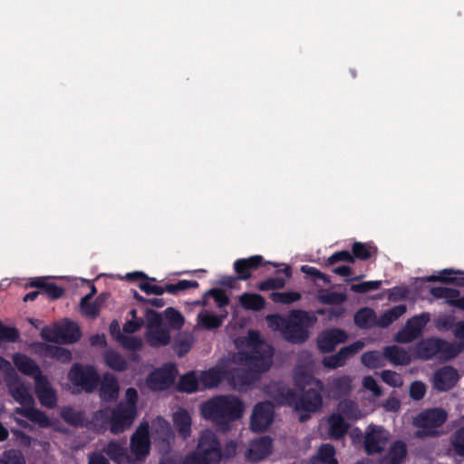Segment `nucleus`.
<instances>
[{
	"label": "nucleus",
	"mask_w": 464,
	"mask_h": 464,
	"mask_svg": "<svg viewBox=\"0 0 464 464\" xmlns=\"http://www.w3.org/2000/svg\"><path fill=\"white\" fill-rule=\"evenodd\" d=\"M239 352L232 359L224 360L199 375L201 389L218 386L223 379L237 389L249 385L256 374L266 372L272 364L273 348L260 339L256 331L236 341Z\"/></svg>",
	"instance_id": "obj_1"
},
{
	"label": "nucleus",
	"mask_w": 464,
	"mask_h": 464,
	"mask_svg": "<svg viewBox=\"0 0 464 464\" xmlns=\"http://www.w3.org/2000/svg\"><path fill=\"white\" fill-rule=\"evenodd\" d=\"M293 378L298 389L304 391L308 388L301 397H297L296 393L284 383L273 384L269 388V395L276 403L293 407L295 411L299 414L300 421H304L310 418L312 413L321 410L323 406L321 392L324 389V383L314 378L304 367H297L294 372Z\"/></svg>",
	"instance_id": "obj_2"
},
{
	"label": "nucleus",
	"mask_w": 464,
	"mask_h": 464,
	"mask_svg": "<svg viewBox=\"0 0 464 464\" xmlns=\"http://www.w3.org/2000/svg\"><path fill=\"white\" fill-rule=\"evenodd\" d=\"M6 384L11 396L22 405V407L15 408L12 413L14 420L18 425L23 428L29 427V423L26 420L19 418V416H23L41 428L52 426L49 418L43 411L34 407V400L30 393V389L21 382L17 374L15 377L6 380Z\"/></svg>",
	"instance_id": "obj_3"
},
{
	"label": "nucleus",
	"mask_w": 464,
	"mask_h": 464,
	"mask_svg": "<svg viewBox=\"0 0 464 464\" xmlns=\"http://www.w3.org/2000/svg\"><path fill=\"white\" fill-rule=\"evenodd\" d=\"M244 411L243 402L233 395L216 396L200 406L202 417L222 430H227L231 421L240 419Z\"/></svg>",
	"instance_id": "obj_4"
},
{
	"label": "nucleus",
	"mask_w": 464,
	"mask_h": 464,
	"mask_svg": "<svg viewBox=\"0 0 464 464\" xmlns=\"http://www.w3.org/2000/svg\"><path fill=\"white\" fill-rule=\"evenodd\" d=\"M125 398L126 402L120 403L118 407L111 413V431L115 434L120 433L125 429L129 428L137 416V391L133 388H129L126 391Z\"/></svg>",
	"instance_id": "obj_5"
},
{
	"label": "nucleus",
	"mask_w": 464,
	"mask_h": 464,
	"mask_svg": "<svg viewBox=\"0 0 464 464\" xmlns=\"http://www.w3.org/2000/svg\"><path fill=\"white\" fill-rule=\"evenodd\" d=\"M68 379L72 385V392H92L98 384L97 371L91 365L74 364L69 373Z\"/></svg>",
	"instance_id": "obj_6"
},
{
	"label": "nucleus",
	"mask_w": 464,
	"mask_h": 464,
	"mask_svg": "<svg viewBox=\"0 0 464 464\" xmlns=\"http://www.w3.org/2000/svg\"><path fill=\"white\" fill-rule=\"evenodd\" d=\"M315 322V318L304 311H293L288 318V324L284 331L285 339L298 343L308 337V328Z\"/></svg>",
	"instance_id": "obj_7"
},
{
	"label": "nucleus",
	"mask_w": 464,
	"mask_h": 464,
	"mask_svg": "<svg viewBox=\"0 0 464 464\" xmlns=\"http://www.w3.org/2000/svg\"><path fill=\"white\" fill-rule=\"evenodd\" d=\"M41 335L44 340L53 343H72L81 336L79 326L68 320H63L52 326L44 327Z\"/></svg>",
	"instance_id": "obj_8"
},
{
	"label": "nucleus",
	"mask_w": 464,
	"mask_h": 464,
	"mask_svg": "<svg viewBox=\"0 0 464 464\" xmlns=\"http://www.w3.org/2000/svg\"><path fill=\"white\" fill-rule=\"evenodd\" d=\"M147 342L152 346L165 345L169 342V333L162 324L161 316L153 311L146 314Z\"/></svg>",
	"instance_id": "obj_9"
},
{
	"label": "nucleus",
	"mask_w": 464,
	"mask_h": 464,
	"mask_svg": "<svg viewBox=\"0 0 464 464\" xmlns=\"http://www.w3.org/2000/svg\"><path fill=\"white\" fill-rule=\"evenodd\" d=\"M447 419V413L441 409L427 410L420 413L414 420V424L421 428L419 436H429L436 433L435 429L441 426Z\"/></svg>",
	"instance_id": "obj_10"
},
{
	"label": "nucleus",
	"mask_w": 464,
	"mask_h": 464,
	"mask_svg": "<svg viewBox=\"0 0 464 464\" xmlns=\"http://www.w3.org/2000/svg\"><path fill=\"white\" fill-rule=\"evenodd\" d=\"M196 450L213 464L222 460L220 444L211 430H207L200 434Z\"/></svg>",
	"instance_id": "obj_11"
},
{
	"label": "nucleus",
	"mask_w": 464,
	"mask_h": 464,
	"mask_svg": "<svg viewBox=\"0 0 464 464\" xmlns=\"http://www.w3.org/2000/svg\"><path fill=\"white\" fill-rule=\"evenodd\" d=\"M150 449V426L144 421L140 424L130 440V450L134 462L143 460L148 456Z\"/></svg>",
	"instance_id": "obj_12"
},
{
	"label": "nucleus",
	"mask_w": 464,
	"mask_h": 464,
	"mask_svg": "<svg viewBox=\"0 0 464 464\" xmlns=\"http://www.w3.org/2000/svg\"><path fill=\"white\" fill-rule=\"evenodd\" d=\"M177 373L178 371L174 364H166L149 376L147 384L154 391L168 389L173 384Z\"/></svg>",
	"instance_id": "obj_13"
},
{
	"label": "nucleus",
	"mask_w": 464,
	"mask_h": 464,
	"mask_svg": "<svg viewBox=\"0 0 464 464\" xmlns=\"http://www.w3.org/2000/svg\"><path fill=\"white\" fill-rule=\"evenodd\" d=\"M273 419V405L269 402L258 403L253 410L250 427L254 431H264L271 425Z\"/></svg>",
	"instance_id": "obj_14"
},
{
	"label": "nucleus",
	"mask_w": 464,
	"mask_h": 464,
	"mask_svg": "<svg viewBox=\"0 0 464 464\" xmlns=\"http://www.w3.org/2000/svg\"><path fill=\"white\" fill-rule=\"evenodd\" d=\"M430 321L427 314H422L410 319L405 326L396 334L395 340L399 343H410L419 337L423 327Z\"/></svg>",
	"instance_id": "obj_15"
},
{
	"label": "nucleus",
	"mask_w": 464,
	"mask_h": 464,
	"mask_svg": "<svg viewBox=\"0 0 464 464\" xmlns=\"http://www.w3.org/2000/svg\"><path fill=\"white\" fill-rule=\"evenodd\" d=\"M388 432L381 427L370 426L366 431L364 447L368 454L379 453L387 445Z\"/></svg>",
	"instance_id": "obj_16"
},
{
	"label": "nucleus",
	"mask_w": 464,
	"mask_h": 464,
	"mask_svg": "<svg viewBox=\"0 0 464 464\" xmlns=\"http://www.w3.org/2000/svg\"><path fill=\"white\" fill-rule=\"evenodd\" d=\"M272 451V440L269 437H261L249 443L245 457L251 462H258L268 457Z\"/></svg>",
	"instance_id": "obj_17"
},
{
	"label": "nucleus",
	"mask_w": 464,
	"mask_h": 464,
	"mask_svg": "<svg viewBox=\"0 0 464 464\" xmlns=\"http://www.w3.org/2000/svg\"><path fill=\"white\" fill-rule=\"evenodd\" d=\"M449 343L439 339H428L420 342L414 350V358L430 359L445 351Z\"/></svg>",
	"instance_id": "obj_18"
},
{
	"label": "nucleus",
	"mask_w": 464,
	"mask_h": 464,
	"mask_svg": "<svg viewBox=\"0 0 464 464\" xmlns=\"http://www.w3.org/2000/svg\"><path fill=\"white\" fill-rule=\"evenodd\" d=\"M35 382V392L41 404L53 408L56 403V395L46 376L38 374Z\"/></svg>",
	"instance_id": "obj_19"
},
{
	"label": "nucleus",
	"mask_w": 464,
	"mask_h": 464,
	"mask_svg": "<svg viewBox=\"0 0 464 464\" xmlns=\"http://www.w3.org/2000/svg\"><path fill=\"white\" fill-rule=\"evenodd\" d=\"M459 381L458 372L450 366L438 370L433 377V385L439 391H447L455 386Z\"/></svg>",
	"instance_id": "obj_20"
},
{
	"label": "nucleus",
	"mask_w": 464,
	"mask_h": 464,
	"mask_svg": "<svg viewBox=\"0 0 464 464\" xmlns=\"http://www.w3.org/2000/svg\"><path fill=\"white\" fill-rule=\"evenodd\" d=\"M347 340V334L340 329H332L324 332L318 338V347L322 352L333 351L339 343Z\"/></svg>",
	"instance_id": "obj_21"
},
{
	"label": "nucleus",
	"mask_w": 464,
	"mask_h": 464,
	"mask_svg": "<svg viewBox=\"0 0 464 464\" xmlns=\"http://www.w3.org/2000/svg\"><path fill=\"white\" fill-rule=\"evenodd\" d=\"M263 264L261 256H253L248 258L238 259L234 264L235 271L240 280H246L251 276L254 270Z\"/></svg>",
	"instance_id": "obj_22"
},
{
	"label": "nucleus",
	"mask_w": 464,
	"mask_h": 464,
	"mask_svg": "<svg viewBox=\"0 0 464 464\" xmlns=\"http://www.w3.org/2000/svg\"><path fill=\"white\" fill-rule=\"evenodd\" d=\"M13 362L20 372L24 375L32 376L34 382L38 374H42L39 366L24 354L15 353L13 356Z\"/></svg>",
	"instance_id": "obj_23"
},
{
	"label": "nucleus",
	"mask_w": 464,
	"mask_h": 464,
	"mask_svg": "<svg viewBox=\"0 0 464 464\" xmlns=\"http://www.w3.org/2000/svg\"><path fill=\"white\" fill-rule=\"evenodd\" d=\"M383 355L395 365H407L414 358L413 353H410L397 345L386 347L383 351Z\"/></svg>",
	"instance_id": "obj_24"
},
{
	"label": "nucleus",
	"mask_w": 464,
	"mask_h": 464,
	"mask_svg": "<svg viewBox=\"0 0 464 464\" xmlns=\"http://www.w3.org/2000/svg\"><path fill=\"white\" fill-rule=\"evenodd\" d=\"M172 420L175 428L177 429L179 434L187 439L191 434V417L189 413L183 410L179 409L176 412H174Z\"/></svg>",
	"instance_id": "obj_25"
},
{
	"label": "nucleus",
	"mask_w": 464,
	"mask_h": 464,
	"mask_svg": "<svg viewBox=\"0 0 464 464\" xmlns=\"http://www.w3.org/2000/svg\"><path fill=\"white\" fill-rule=\"evenodd\" d=\"M119 389V383L112 374L106 373L103 375L100 386V395L103 400L116 399Z\"/></svg>",
	"instance_id": "obj_26"
},
{
	"label": "nucleus",
	"mask_w": 464,
	"mask_h": 464,
	"mask_svg": "<svg viewBox=\"0 0 464 464\" xmlns=\"http://www.w3.org/2000/svg\"><path fill=\"white\" fill-rule=\"evenodd\" d=\"M111 335L125 348L130 350L139 349L141 346V340L132 335H125L120 332V325L117 322H112L110 325Z\"/></svg>",
	"instance_id": "obj_27"
},
{
	"label": "nucleus",
	"mask_w": 464,
	"mask_h": 464,
	"mask_svg": "<svg viewBox=\"0 0 464 464\" xmlns=\"http://www.w3.org/2000/svg\"><path fill=\"white\" fill-rule=\"evenodd\" d=\"M329 435L331 438H342L349 429V423L343 416L337 411L334 412L328 419Z\"/></svg>",
	"instance_id": "obj_28"
},
{
	"label": "nucleus",
	"mask_w": 464,
	"mask_h": 464,
	"mask_svg": "<svg viewBox=\"0 0 464 464\" xmlns=\"http://www.w3.org/2000/svg\"><path fill=\"white\" fill-rule=\"evenodd\" d=\"M106 452L117 464H135L133 458L127 454L126 449L120 443H109Z\"/></svg>",
	"instance_id": "obj_29"
},
{
	"label": "nucleus",
	"mask_w": 464,
	"mask_h": 464,
	"mask_svg": "<svg viewBox=\"0 0 464 464\" xmlns=\"http://www.w3.org/2000/svg\"><path fill=\"white\" fill-rule=\"evenodd\" d=\"M336 411L348 420H357L363 417L358 405L350 400H343L339 402Z\"/></svg>",
	"instance_id": "obj_30"
},
{
	"label": "nucleus",
	"mask_w": 464,
	"mask_h": 464,
	"mask_svg": "<svg viewBox=\"0 0 464 464\" xmlns=\"http://www.w3.org/2000/svg\"><path fill=\"white\" fill-rule=\"evenodd\" d=\"M309 464H337L334 448L330 444L322 445Z\"/></svg>",
	"instance_id": "obj_31"
},
{
	"label": "nucleus",
	"mask_w": 464,
	"mask_h": 464,
	"mask_svg": "<svg viewBox=\"0 0 464 464\" xmlns=\"http://www.w3.org/2000/svg\"><path fill=\"white\" fill-rule=\"evenodd\" d=\"M177 386L179 391L188 393L201 389L199 377L197 375L196 372H190L182 375Z\"/></svg>",
	"instance_id": "obj_32"
},
{
	"label": "nucleus",
	"mask_w": 464,
	"mask_h": 464,
	"mask_svg": "<svg viewBox=\"0 0 464 464\" xmlns=\"http://www.w3.org/2000/svg\"><path fill=\"white\" fill-rule=\"evenodd\" d=\"M241 306L246 310L261 311L265 307V298L257 294L245 293L239 296Z\"/></svg>",
	"instance_id": "obj_33"
},
{
	"label": "nucleus",
	"mask_w": 464,
	"mask_h": 464,
	"mask_svg": "<svg viewBox=\"0 0 464 464\" xmlns=\"http://www.w3.org/2000/svg\"><path fill=\"white\" fill-rule=\"evenodd\" d=\"M352 251L353 255L354 256V259H360V260H367L369 258H372L375 256L378 253V249L375 246L374 244L368 242V243H362V242H355L352 246Z\"/></svg>",
	"instance_id": "obj_34"
},
{
	"label": "nucleus",
	"mask_w": 464,
	"mask_h": 464,
	"mask_svg": "<svg viewBox=\"0 0 464 464\" xmlns=\"http://www.w3.org/2000/svg\"><path fill=\"white\" fill-rule=\"evenodd\" d=\"M430 294L435 298L445 299L449 304L453 305L455 307H457L458 302L460 297L459 290L450 287H432L430 290Z\"/></svg>",
	"instance_id": "obj_35"
},
{
	"label": "nucleus",
	"mask_w": 464,
	"mask_h": 464,
	"mask_svg": "<svg viewBox=\"0 0 464 464\" xmlns=\"http://www.w3.org/2000/svg\"><path fill=\"white\" fill-rule=\"evenodd\" d=\"M377 317L373 310L362 308L354 315V323L361 328H369L377 325Z\"/></svg>",
	"instance_id": "obj_36"
},
{
	"label": "nucleus",
	"mask_w": 464,
	"mask_h": 464,
	"mask_svg": "<svg viewBox=\"0 0 464 464\" xmlns=\"http://www.w3.org/2000/svg\"><path fill=\"white\" fill-rule=\"evenodd\" d=\"M353 379L349 376H341L338 378L332 379L329 382L330 388L334 395L347 394L353 389Z\"/></svg>",
	"instance_id": "obj_37"
},
{
	"label": "nucleus",
	"mask_w": 464,
	"mask_h": 464,
	"mask_svg": "<svg viewBox=\"0 0 464 464\" xmlns=\"http://www.w3.org/2000/svg\"><path fill=\"white\" fill-rule=\"evenodd\" d=\"M406 305L400 304L386 311L378 318L377 326L386 327L406 313Z\"/></svg>",
	"instance_id": "obj_38"
},
{
	"label": "nucleus",
	"mask_w": 464,
	"mask_h": 464,
	"mask_svg": "<svg viewBox=\"0 0 464 464\" xmlns=\"http://www.w3.org/2000/svg\"><path fill=\"white\" fill-rule=\"evenodd\" d=\"M152 434H156L160 440H167L173 437L170 424L162 417H157L152 420Z\"/></svg>",
	"instance_id": "obj_39"
},
{
	"label": "nucleus",
	"mask_w": 464,
	"mask_h": 464,
	"mask_svg": "<svg viewBox=\"0 0 464 464\" xmlns=\"http://www.w3.org/2000/svg\"><path fill=\"white\" fill-rule=\"evenodd\" d=\"M405 456V444L401 441H397L391 448L390 452L385 459V464H400Z\"/></svg>",
	"instance_id": "obj_40"
},
{
	"label": "nucleus",
	"mask_w": 464,
	"mask_h": 464,
	"mask_svg": "<svg viewBox=\"0 0 464 464\" xmlns=\"http://www.w3.org/2000/svg\"><path fill=\"white\" fill-rule=\"evenodd\" d=\"M105 363L114 371H124L127 367L126 360L114 351H108L104 356Z\"/></svg>",
	"instance_id": "obj_41"
},
{
	"label": "nucleus",
	"mask_w": 464,
	"mask_h": 464,
	"mask_svg": "<svg viewBox=\"0 0 464 464\" xmlns=\"http://www.w3.org/2000/svg\"><path fill=\"white\" fill-rule=\"evenodd\" d=\"M198 322L207 329L217 328L221 325L223 318L208 311L200 313L198 316Z\"/></svg>",
	"instance_id": "obj_42"
},
{
	"label": "nucleus",
	"mask_w": 464,
	"mask_h": 464,
	"mask_svg": "<svg viewBox=\"0 0 464 464\" xmlns=\"http://www.w3.org/2000/svg\"><path fill=\"white\" fill-rule=\"evenodd\" d=\"M44 355L49 356L51 358H55L63 362H68L72 359L70 351L53 345H46Z\"/></svg>",
	"instance_id": "obj_43"
},
{
	"label": "nucleus",
	"mask_w": 464,
	"mask_h": 464,
	"mask_svg": "<svg viewBox=\"0 0 464 464\" xmlns=\"http://www.w3.org/2000/svg\"><path fill=\"white\" fill-rule=\"evenodd\" d=\"M318 299L324 304H341L346 300V295L343 293L321 290L318 292Z\"/></svg>",
	"instance_id": "obj_44"
},
{
	"label": "nucleus",
	"mask_w": 464,
	"mask_h": 464,
	"mask_svg": "<svg viewBox=\"0 0 464 464\" xmlns=\"http://www.w3.org/2000/svg\"><path fill=\"white\" fill-rule=\"evenodd\" d=\"M0 464H25V460L21 451L10 450L0 456Z\"/></svg>",
	"instance_id": "obj_45"
},
{
	"label": "nucleus",
	"mask_w": 464,
	"mask_h": 464,
	"mask_svg": "<svg viewBox=\"0 0 464 464\" xmlns=\"http://www.w3.org/2000/svg\"><path fill=\"white\" fill-rule=\"evenodd\" d=\"M270 298L275 303L291 304L298 301L301 295L296 292H274L270 295Z\"/></svg>",
	"instance_id": "obj_46"
},
{
	"label": "nucleus",
	"mask_w": 464,
	"mask_h": 464,
	"mask_svg": "<svg viewBox=\"0 0 464 464\" xmlns=\"http://www.w3.org/2000/svg\"><path fill=\"white\" fill-rule=\"evenodd\" d=\"M362 363L371 369L382 367L383 365V359L379 352H368L362 356Z\"/></svg>",
	"instance_id": "obj_47"
},
{
	"label": "nucleus",
	"mask_w": 464,
	"mask_h": 464,
	"mask_svg": "<svg viewBox=\"0 0 464 464\" xmlns=\"http://www.w3.org/2000/svg\"><path fill=\"white\" fill-rule=\"evenodd\" d=\"M381 378L386 384L394 388H400L403 385L401 375L391 370L382 372Z\"/></svg>",
	"instance_id": "obj_48"
},
{
	"label": "nucleus",
	"mask_w": 464,
	"mask_h": 464,
	"mask_svg": "<svg viewBox=\"0 0 464 464\" xmlns=\"http://www.w3.org/2000/svg\"><path fill=\"white\" fill-rule=\"evenodd\" d=\"M347 358L348 356L344 351L341 349L336 354L325 357L323 361V363L328 368L334 369L343 366L345 363Z\"/></svg>",
	"instance_id": "obj_49"
},
{
	"label": "nucleus",
	"mask_w": 464,
	"mask_h": 464,
	"mask_svg": "<svg viewBox=\"0 0 464 464\" xmlns=\"http://www.w3.org/2000/svg\"><path fill=\"white\" fill-rule=\"evenodd\" d=\"M96 293L95 287L92 286V292L82 299L81 309L82 312L90 317H94L98 314V308L95 304L89 302L90 298Z\"/></svg>",
	"instance_id": "obj_50"
},
{
	"label": "nucleus",
	"mask_w": 464,
	"mask_h": 464,
	"mask_svg": "<svg viewBox=\"0 0 464 464\" xmlns=\"http://www.w3.org/2000/svg\"><path fill=\"white\" fill-rule=\"evenodd\" d=\"M198 286V283L197 281L180 280L177 284L167 285L165 290L169 294H177L178 292L197 288Z\"/></svg>",
	"instance_id": "obj_51"
},
{
	"label": "nucleus",
	"mask_w": 464,
	"mask_h": 464,
	"mask_svg": "<svg viewBox=\"0 0 464 464\" xmlns=\"http://www.w3.org/2000/svg\"><path fill=\"white\" fill-rule=\"evenodd\" d=\"M166 320L169 323L171 327L179 329L184 324L182 314L174 308H167L164 312Z\"/></svg>",
	"instance_id": "obj_52"
},
{
	"label": "nucleus",
	"mask_w": 464,
	"mask_h": 464,
	"mask_svg": "<svg viewBox=\"0 0 464 464\" xmlns=\"http://www.w3.org/2000/svg\"><path fill=\"white\" fill-rule=\"evenodd\" d=\"M285 285V280L281 277H271L258 284L257 288L261 291H268L274 289L283 288Z\"/></svg>",
	"instance_id": "obj_53"
},
{
	"label": "nucleus",
	"mask_w": 464,
	"mask_h": 464,
	"mask_svg": "<svg viewBox=\"0 0 464 464\" xmlns=\"http://www.w3.org/2000/svg\"><path fill=\"white\" fill-rule=\"evenodd\" d=\"M139 287L141 291L149 295H160L164 292H166L165 287L163 288L162 286H160L157 284H155V281L153 279L145 280L140 283Z\"/></svg>",
	"instance_id": "obj_54"
},
{
	"label": "nucleus",
	"mask_w": 464,
	"mask_h": 464,
	"mask_svg": "<svg viewBox=\"0 0 464 464\" xmlns=\"http://www.w3.org/2000/svg\"><path fill=\"white\" fill-rule=\"evenodd\" d=\"M451 445L458 455L464 456V426L455 432L451 439Z\"/></svg>",
	"instance_id": "obj_55"
},
{
	"label": "nucleus",
	"mask_w": 464,
	"mask_h": 464,
	"mask_svg": "<svg viewBox=\"0 0 464 464\" xmlns=\"http://www.w3.org/2000/svg\"><path fill=\"white\" fill-rule=\"evenodd\" d=\"M269 327L274 330H279L284 334L285 327L288 324V320L278 314H269L266 317Z\"/></svg>",
	"instance_id": "obj_56"
},
{
	"label": "nucleus",
	"mask_w": 464,
	"mask_h": 464,
	"mask_svg": "<svg viewBox=\"0 0 464 464\" xmlns=\"http://www.w3.org/2000/svg\"><path fill=\"white\" fill-rule=\"evenodd\" d=\"M62 417L63 418V420L65 421H67L68 423L73 424V425L82 424V414L79 411H74L72 408L63 409Z\"/></svg>",
	"instance_id": "obj_57"
},
{
	"label": "nucleus",
	"mask_w": 464,
	"mask_h": 464,
	"mask_svg": "<svg viewBox=\"0 0 464 464\" xmlns=\"http://www.w3.org/2000/svg\"><path fill=\"white\" fill-rule=\"evenodd\" d=\"M362 383L363 389L371 392L373 397L378 398L382 396V388L372 376L364 377Z\"/></svg>",
	"instance_id": "obj_58"
},
{
	"label": "nucleus",
	"mask_w": 464,
	"mask_h": 464,
	"mask_svg": "<svg viewBox=\"0 0 464 464\" xmlns=\"http://www.w3.org/2000/svg\"><path fill=\"white\" fill-rule=\"evenodd\" d=\"M381 284V281H367L361 284L352 285L351 290L355 293H366L379 289Z\"/></svg>",
	"instance_id": "obj_59"
},
{
	"label": "nucleus",
	"mask_w": 464,
	"mask_h": 464,
	"mask_svg": "<svg viewBox=\"0 0 464 464\" xmlns=\"http://www.w3.org/2000/svg\"><path fill=\"white\" fill-rule=\"evenodd\" d=\"M344 261L348 263H353L354 262V256L353 253H350L349 251H339L332 255L328 259L327 263L329 265H334L336 262Z\"/></svg>",
	"instance_id": "obj_60"
},
{
	"label": "nucleus",
	"mask_w": 464,
	"mask_h": 464,
	"mask_svg": "<svg viewBox=\"0 0 464 464\" xmlns=\"http://www.w3.org/2000/svg\"><path fill=\"white\" fill-rule=\"evenodd\" d=\"M63 290L53 283L44 285V289L41 291V295H46L51 299H56L62 296Z\"/></svg>",
	"instance_id": "obj_61"
},
{
	"label": "nucleus",
	"mask_w": 464,
	"mask_h": 464,
	"mask_svg": "<svg viewBox=\"0 0 464 464\" xmlns=\"http://www.w3.org/2000/svg\"><path fill=\"white\" fill-rule=\"evenodd\" d=\"M426 393V385L421 382H414L410 387V395L414 400H420Z\"/></svg>",
	"instance_id": "obj_62"
},
{
	"label": "nucleus",
	"mask_w": 464,
	"mask_h": 464,
	"mask_svg": "<svg viewBox=\"0 0 464 464\" xmlns=\"http://www.w3.org/2000/svg\"><path fill=\"white\" fill-rule=\"evenodd\" d=\"M18 337V332L14 328L0 324V341L13 342Z\"/></svg>",
	"instance_id": "obj_63"
},
{
	"label": "nucleus",
	"mask_w": 464,
	"mask_h": 464,
	"mask_svg": "<svg viewBox=\"0 0 464 464\" xmlns=\"http://www.w3.org/2000/svg\"><path fill=\"white\" fill-rule=\"evenodd\" d=\"M182 464H213L208 459L204 458L198 451L195 450L188 454Z\"/></svg>",
	"instance_id": "obj_64"
}]
</instances>
